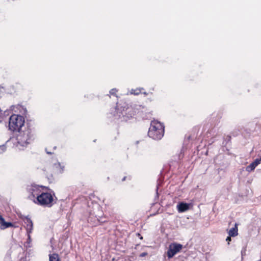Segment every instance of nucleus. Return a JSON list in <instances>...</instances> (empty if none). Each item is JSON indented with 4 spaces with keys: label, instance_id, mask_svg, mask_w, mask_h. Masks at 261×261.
<instances>
[{
    "label": "nucleus",
    "instance_id": "1",
    "mask_svg": "<svg viewBox=\"0 0 261 261\" xmlns=\"http://www.w3.org/2000/svg\"><path fill=\"white\" fill-rule=\"evenodd\" d=\"M55 193L43 191L38 198L34 199V203L43 207H51L56 203Z\"/></svg>",
    "mask_w": 261,
    "mask_h": 261
},
{
    "label": "nucleus",
    "instance_id": "2",
    "mask_svg": "<svg viewBox=\"0 0 261 261\" xmlns=\"http://www.w3.org/2000/svg\"><path fill=\"white\" fill-rule=\"evenodd\" d=\"M164 134V126L158 120L151 121L149 128L148 135L154 140H159L162 139Z\"/></svg>",
    "mask_w": 261,
    "mask_h": 261
},
{
    "label": "nucleus",
    "instance_id": "3",
    "mask_svg": "<svg viewBox=\"0 0 261 261\" xmlns=\"http://www.w3.org/2000/svg\"><path fill=\"white\" fill-rule=\"evenodd\" d=\"M25 119L23 116L17 115H12L9 119V129L15 133L20 132L24 127Z\"/></svg>",
    "mask_w": 261,
    "mask_h": 261
},
{
    "label": "nucleus",
    "instance_id": "4",
    "mask_svg": "<svg viewBox=\"0 0 261 261\" xmlns=\"http://www.w3.org/2000/svg\"><path fill=\"white\" fill-rule=\"evenodd\" d=\"M115 111L116 113L114 115L116 119H121L122 121H127L130 118L135 115L136 111L133 110L132 107H123L119 108L117 106Z\"/></svg>",
    "mask_w": 261,
    "mask_h": 261
},
{
    "label": "nucleus",
    "instance_id": "5",
    "mask_svg": "<svg viewBox=\"0 0 261 261\" xmlns=\"http://www.w3.org/2000/svg\"><path fill=\"white\" fill-rule=\"evenodd\" d=\"M19 134L17 137L18 143L22 146H24L30 144L32 141V131L31 129L25 127L24 130H21L18 132Z\"/></svg>",
    "mask_w": 261,
    "mask_h": 261
},
{
    "label": "nucleus",
    "instance_id": "6",
    "mask_svg": "<svg viewBox=\"0 0 261 261\" xmlns=\"http://www.w3.org/2000/svg\"><path fill=\"white\" fill-rule=\"evenodd\" d=\"M97 208L98 210L97 214L94 215L95 212H94V214L90 213V216L88 218V222L93 226L97 225L99 223L106 221V220H102V216L103 214L102 212L100 210V208L99 205H97Z\"/></svg>",
    "mask_w": 261,
    "mask_h": 261
},
{
    "label": "nucleus",
    "instance_id": "7",
    "mask_svg": "<svg viewBox=\"0 0 261 261\" xmlns=\"http://www.w3.org/2000/svg\"><path fill=\"white\" fill-rule=\"evenodd\" d=\"M45 188V187L40 186L36 185H32L28 189V191L30 193L29 198L34 202V199L38 198L39 195H41L42 191V188Z\"/></svg>",
    "mask_w": 261,
    "mask_h": 261
},
{
    "label": "nucleus",
    "instance_id": "8",
    "mask_svg": "<svg viewBox=\"0 0 261 261\" xmlns=\"http://www.w3.org/2000/svg\"><path fill=\"white\" fill-rule=\"evenodd\" d=\"M182 248V245L181 244L177 243L170 244L167 252L168 257L169 258L173 257L176 253L180 252Z\"/></svg>",
    "mask_w": 261,
    "mask_h": 261
},
{
    "label": "nucleus",
    "instance_id": "9",
    "mask_svg": "<svg viewBox=\"0 0 261 261\" xmlns=\"http://www.w3.org/2000/svg\"><path fill=\"white\" fill-rule=\"evenodd\" d=\"M23 221L24 223V227L26 229L27 233H31L33 229L32 221L28 217H24V218H23Z\"/></svg>",
    "mask_w": 261,
    "mask_h": 261
},
{
    "label": "nucleus",
    "instance_id": "10",
    "mask_svg": "<svg viewBox=\"0 0 261 261\" xmlns=\"http://www.w3.org/2000/svg\"><path fill=\"white\" fill-rule=\"evenodd\" d=\"M190 204L187 203L180 202L177 205V208L179 213H182L189 209Z\"/></svg>",
    "mask_w": 261,
    "mask_h": 261
},
{
    "label": "nucleus",
    "instance_id": "11",
    "mask_svg": "<svg viewBox=\"0 0 261 261\" xmlns=\"http://www.w3.org/2000/svg\"><path fill=\"white\" fill-rule=\"evenodd\" d=\"M54 168L56 172L62 173L64 171V166L62 165L60 163L57 162L54 164Z\"/></svg>",
    "mask_w": 261,
    "mask_h": 261
},
{
    "label": "nucleus",
    "instance_id": "12",
    "mask_svg": "<svg viewBox=\"0 0 261 261\" xmlns=\"http://www.w3.org/2000/svg\"><path fill=\"white\" fill-rule=\"evenodd\" d=\"M9 227H15L14 224L11 222H6L5 220H4V222H3L2 225H1V229H5Z\"/></svg>",
    "mask_w": 261,
    "mask_h": 261
},
{
    "label": "nucleus",
    "instance_id": "13",
    "mask_svg": "<svg viewBox=\"0 0 261 261\" xmlns=\"http://www.w3.org/2000/svg\"><path fill=\"white\" fill-rule=\"evenodd\" d=\"M238 233V228L237 226V224L235 225L234 227L231 228L228 231V234L230 237H235L237 236Z\"/></svg>",
    "mask_w": 261,
    "mask_h": 261
},
{
    "label": "nucleus",
    "instance_id": "14",
    "mask_svg": "<svg viewBox=\"0 0 261 261\" xmlns=\"http://www.w3.org/2000/svg\"><path fill=\"white\" fill-rule=\"evenodd\" d=\"M28 236V239L27 241L24 243V246L28 248H30L31 247V242H32V239L31 238V233H27Z\"/></svg>",
    "mask_w": 261,
    "mask_h": 261
},
{
    "label": "nucleus",
    "instance_id": "15",
    "mask_svg": "<svg viewBox=\"0 0 261 261\" xmlns=\"http://www.w3.org/2000/svg\"><path fill=\"white\" fill-rule=\"evenodd\" d=\"M256 167V165H255L254 163L252 162L249 165L246 167V170L248 172H252L255 169Z\"/></svg>",
    "mask_w": 261,
    "mask_h": 261
},
{
    "label": "nucleus",
    "instance_id": "16",
    "mask_svg": "<svg viewBox=\"0 0 261 261\" xmlns=\"http://www.w3.org/2000/svg\"><path fill=\"white\" fill-rule=\"evenodd\" d=\"M49 261H59V257L58 254L56 253L50 254Z\"/></svg>",
    "mask_w": 261,
    "mask_h": 261
},
{
    "label": "nucleus",
    "instance_id": "17",
    "mask_svg": "<svg viewBox=\"0 0 261 261\" xmlns=\"http://www.w3.org/2000/svg\"><path fill=\"white\" fill-rule=\"evenodd\" d=\"M143 90V88H137L135 89H132L130 91L131 94H133L134 95H138L141 92V90Z\"/></svg>",
    "mask_w": 261,
    "mask_h": 261
},
{
    "label": "nucleus",
    "instance_id": "18",
    "mask_svg": "<svg viewBox=\"0 0 261 261\" xmlns=\"http://www.w3.org/2000/svg\"><path fill=\"white\" fill-rule=\"evenodd\" d=\"M254 164L256 165V166H258L261 163V159L257 158L256 159L254 162H253Z\"/></svg>",
    "mask_w": 261,
    "mask_h": 261
},
{
    "label": "nucleus",
    "instance_id": "19",
    "mask_svg": "<svg viewBox=\"0 0 261 261\" xmlns=\"http://www.w3.org/2000/svg\"><path fill=\"white\" fill-rule=\"evenodd\" d=\"M117 92V90L116 89H112L110 91V93L112 95H114L116 94V92Z\"/></svg>",
    "mask_w": 261,
    "mask_h": 261
},
{
    "label": "nucleus",
    "instance_id": "20",
    "mask_svg": "<svg viewBox=\"0 0 261 261\" xmlns=\"http://www.w3.org/2000/svg\"><path fill=\"white\" fill-rule=\"evenodd\" d=\"M147 255V252H143V253H141L139 256L140 257H144V256H146Z\"/></svg>",
    "mask_w": 261,
    "mask_h": 261
},
{
    "label": "nucleus",
    "instance_id": "21",
    "mask_svg": "<svg viewBox=\"0 0 261 261\" xmlns=\"http://www.w3.org/2000/svg\"><path fill=\"white\" fill-rule=\"evenodd\" d=\"M4 219L2 216L0 215V225H2L3 222H4Z\"/></svg>",
    "mask_w": 261,
    "mask_h": 261
},
{
    "label": "nucleus",
    "instance_id": "22",
    "mask_svg": "<svg viewBox=\"0 0 261 261\" xmlns=\"http://www.w3.org/2000/svg\"><path fill=\"white\" fill-rule=\"evenodd\" d=\"M231 237H230V236H229L228 237H227V238L226 239V241L227 242H228V243L229 244V242L231 241Z\"/></svg>",
    "mask_w": 261,
    "mask_h": 261
},
{
    "label": "nucleus",
    "instance_id": "23",
    "mask_svg": "<svg viewBox=\"0 0 261 261\" xmlns=\"http://www.w3.org/2000/svg\"><path fill=\"white\" fill-rule=\"evenodd\" d=\"M257 156L261 159V150L258 152Z\"/></svg>",
    "mask_w": 261,
    "mask_h": 261
},
{
    "label": "nucleus",
    "instance_id": "24",
    "mask_svg": "<svg viewBox=\"0 0 261 261\" xmlns=\"http://www.w3.org/2000/svg\"><path fill=\"white\" fill-rule=\"evenodd\" d=\"M1 147L3 148V149H5L6 148L5 146H2Z\"/></svg>",
    "mask_w": 261,
    "mask_h": 261
},
{
    "label": "nucleus",
    "instance_id": "25",
    "mask_svg": "<svg viewBox=\"0 0 261 261\" xmlns=\"http://www.w3.org/2000/svg\"><path fill=\"white\" fill-rule=\"evenodd\" d=\"M125 178H126V177H124L123 178V179H122V181L125 180Z\"/></svg>",
    "mask_w": 261,
    "mask_h": 261
},
{
    "label": "nucleus",
    "instance_id": "26",
    "mask_svg": "<svg viewBox=\"0 0 261 261\" xmlns=\"http://www.w3.org/2000/svg\"><path fill=\"white\" fill-rule=\"evenodd\" d=\"M143 94L145 95H147V93L146 92H143Z\"/></svg>",
    "mask_w": 261,
    "mask_h": 261
},
{
    "label": "nucleus",
    "instance_id": "27",
    "mask_svg": "<svg viewBox=\"0 0 261 261\" xmlns=\"http://www.w3.org/2000/svg\"><path fill=\"white\" fill-rule=\"evenodd\" d=\"M47 153H48V154H50V153H51V152H47Z\"/></svg>",
    "mask_w": 261,
    "mask_h": 261
}]
</instances>
